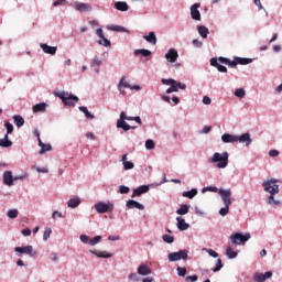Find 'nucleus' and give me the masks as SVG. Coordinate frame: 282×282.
I'll use <instances>...</instances> for the list:
<instances>
[{
    "label": "nucleus",
    "mask_w": 282,
    "mask_h": 282,
    "mask_svg": "<svg viewBox=\"0 0 282 282\" xmlns=\"http://www.w3.org/2000/svg\"><path fill=\"white\" fill-rule=\"evenodd\" d=\"M134 54H135V56L141 54V56L148 57V56H151V51L141 48V50H135Z\"/></svg>",
    "instance_id": "nucleus-36"
},
{
    "label": "nucleus",
    "mask_w": 282,
    "mask_h": 282,
    "mask_svg": "<svg viewBox=\"0 0 282 282\" xmlns=\"http://www.w3.org/2000/svg\"><path fill=\"white\" fill-rule=\"evenodd\" d=\"M22 235L24 237H30V235H32V230L30 228H25L22 230Z\"/></svg>",
    "instance_id": "nucleus-61"
},
{
    "label": "nucleus",
    "mask_w": 282,
    "mask_h": 282,
    "mask_svg": "<svg viewBox=\"0 0 282 282\" xmlns=\"http://www.w3.org/2000/svg\"><path fill=\"white\" fill-rule=\"evenodd\" d=\"M99 45H104V47H109L111 46V42L109 40H107V37L104 36V39L98 41Z\"/></svg>",
    "instance_id": "nucleus-50"
},
{
    "label": "nucleus",
    "mask_w": 282,
    "mask_h": 282,
    "mask_svg": "<svg viewBox=\"0 0 282 282\" xmlns=\"http://www.w3.org/2000/svg\"><path fill=\"white\" fill-rule=\"evenodd\" d=\"M144 193H149V185H141L133 189L131 197H140V195H144Z\"/></svg>",
    "instance_id": "nucleus-17"
},
{
    "label": "nucleus",
    "mask_w": 282,
    "mask_h": 282,
    "mask_svg": "<svg viewBox=\"0 0 282 282\" xmlns=\"http://www.w3.org/2000/svg\"><path fill=\"white\" fill-rule=\"evenodd\" d=\"M267 279H272V271H267L264 274L263 273H256L253 275V281L254 282H265Z\"/></svg>",
    "instance_id": "nucleus-13"
},
{
    "label": "nucleus",
    "mask_w": 282,
    "mask_h": 282,
    "mask_svg": "<svg viewBox=\"0 0 282 282\" xmlns=\"http://www.w3.org/2000/svg\"><path fill=\"white\" fill-rule=\"evenodd\" d=\"M250 240V234H241V232H236L230 236V241L235 246H241V243H246V241Z\"/></svg>",
    "instance_id": "nucleus-3"
},
{
    "label": "nucleus",
    "mask_w": 282,
    "mask_h": 282,
    "mask_svg": "<svg viewBox=\"0 0 282 282\" xmlns=\"http://www.w3.org/2000/svg\"><path fill=\"white\" fill-rule=\"evenodd\" d=\"M79 239H80V241H82L83 243H89V241H90V238H89V236H87V235H82V236L79 237Z\"/></svg>",
    "instance_id": "nucleus-59"
},
{
    "label": "nucleus",
    "mask_w": 282,
    "mask_h": 282,
    "mask_svg": "<svg viewBox=\"0 0 282 282\" xmlns=\"http://www.w3.org/2000/svg\"><path fill=\"white\" fill-rule=\"evenodd\" d=\"M40 47L44 52V54H51V56H54V54H56V52L58 50L57 46H50V45L44 44V43H41Z\"/></svg>",
    "instance_id": "nucleus-15"
},
{
    "label": "nucleus",
    "mask_w": 282,
    "mask_h": 282,
    "mask_svg": "<svg viewBox=\"0 0 282 282\" xmlns=\"http://www.w3.org/2000/svg\"><path fill=\"white\" fill-rule=\"evenodd\" d=\"M4 127L7 129V135H10V133H12V131H14V126H12V123H10V122H6Z\"/></svg>",
    "instance_id": "nucleus-52"
},
{
    "label": "nucleus",
    "mask_w": 282,
    "mask_h": 282,
    "mask_svg": "<svg viewBox=\"0 0 282 282\" xmlns=\"http://www.w3.org/2000/svg\"><path fill=\"white\" fill-rule=\"evenodd\" d=\"M203 250H205V252H207V254H209V257H213L214 259H217V257H219V253H217V251L213 249L204 248Z\"/></svg>",
    "instance_id": "nucleus-49"
},
{
    "label": "nucleus",
    "mask_w": 282,
    "mask_h": 282,
    "mask_svg": "<svg viewBox=\"0 0 282 282\" xmlns=\"http://www.w3.org/2000/svg\"><path fill=\"white\" fill-rule=\"evenodd\" d=\"M0 147H2L3 149L12 147V141L8 139V134H6L3 139H0Z\"/></svg>",
    "instance_id": "nucleus-32"
},
{
    "label": "nucleus",
    "mask_w": 282,
    "mask_h": 282,
    "mask_svg": "<svg viewBox=\"0 0 282 282\" xmlns=\"http://www.w3.org/2000/svg\"><path fill=\"white\" fill-rule=\"evenodd\" d=\"M116 10H119V12H127L129 10V4L124 1H118L115 3Z\"/></svg>",
    "instance_id": "nucleus-23"
},
{
    "label": "nucleus",
    "mask_w": 282,
    "mask_h": 282,
    "mask_svg": "<svg viewBox=\"0 0 282 282\" xmlns=\"http://www.w3.org/2000/svg\"><path fill=\"white\" fill-rule=\"evenodd\" d=\"M55 96L62 99V102L66 105V107H76V104L78 102L77 96L70 95L69 93H66V91L56 93Z\"/></svg>",
    "instance_id": "nucleus-2"
},
{
    "label": "nucleus",
    "mask_w": 282,
    "mask_h": 282,
    "mask_svg": "<svg viewBox=\"0 0 282 282\" xmlns=\"http://www.w3.org/2000/svg\"><path fill=\"white\" fill-rule=\"evenodd\" d=\"M15 252L19 254H29V257H36V251H34V247L31 245L26 247H15Z\"/></svg>",
    "instance_id": "nucleus-9"
},
{
    "label": "nucleus",
    "mask_w": 282,
    "mask_h": 282,
    "mask_svg": "<svg viewBox=\"0 0 282 282\" xmlns=\"http://www.w3.org/2000/svg\"><path fill=\"white\" fill-rule=\"evenodd\" d=\"M191 17L194 21H202V13H199V3H194L191 7Z\"/></svg>",
    "instance_id": "nucleus-12"
},
{
    "label": "nucleus",
    "mask_w": 282,
    "mask_h": 282,
    "mask_svg": "<svg viewBox=\"0 0 282 282\" xmlns=\"http://www.w3.org/2000/svg\"><path fill=\"white\" fill-rule=\"evenodd\" d=\"M129 281L138 282V281H140V276H138V274H135V273H130Z\"/></svg>",
    "instance_id": "nucleus-57"
},
{
    "label": "nucleus",
    "mask_w": 282,
    "mask_h": 282,
    "mask_svg": "<svg viewBox=\"0 0 282 282\" xmlns=\"http://www.w3.org/2000/svg\"><path fill=\"white\" fill-rule=\"evenodd\" d=\"M67 206L68 208H78V206H80V198L78 196L70 198L67 202Z\"/></svg>",
    "instance_id": "nucleus-27"
},
{
    "label": "nucleus",
    "mask_w": 282,
    "mask_h": 282,
    "mask_svg": "<svg viewBox=\"0 0 282 282\" xmlns=\"http://www.w3.org/2000/svg\"><path fill=\"white\" fill-rule=\"evenodd\" d=\"M47 109V104L41 102L33 106V113H43Z\"/></svg>",
    "instance_id": "nucleus-24"
},
{
    "label": "nucleus",
    "mask_w": 282,
    "mask_h": 282,
    "mask_svg": "<svg viewBox=\"0 0 282 282\" xmlns=\"http://www.w3.org/2000/svg\"><path fill=\"white\" fill-rule=\"evenodd\" d=\"M102 240V236H96L95 238L89 240V246H96L97 243H100Z\"/></svg>",
    "instance_id": "nucleus-45"
},
{
    "label": "nucleus",
    "mask_w": 282,
    "mask_h": 282,
    "mask_svg": "<svg viewBox=\"0 0 282 282\" xmlns=\"http://www.w3.org/2000/svg\"><path fill=\"white\" fill-rule=\"evenodd\" d=\"M3 184H6V186H14V176H12V171H6L3 173Z\"/></svg>",
    "instance_id": "nucleus-14"
},
{
    "label": "nucleus",
    "mask_w": 282,
    "mask_h": 282,
    "mask_svg": "<svg viewBox=\"0 0 282 282\" xmlns=\"http://www.w3.org/2000/svg\"><path fill=\"white\" fill-rule=\"evenodd\" d=\"M145 149H148L149 151H152V149H155V142H153V140L148 139L145 141Z\"/></svg>",
    "instance_id": "nucleus-46"
},
{
    "label": "nucleus",
    "mask_w": 282,
    "mask_h": 282,
    "mask_svg": "<svg viewBox=\"0 0 282 282\" xmlns=\"http://www.w3.org/2000/svg\"><path fill=\"white\" fill-rule=\"evenodd\" d=\"M178 276H186V267H177Z\"/></svg>",
    "instance_id": "nucleus-54"
},
{
    "label": "nucleus",
    "mask_w": 282,
    "mask_h": 282,
    "mask_svg": "<svg viewBox=\"0 0 282 282\" xmlns=\"http://www.w3.org/2000/svg\"><path fill=\"white\" fill-rule=\"evenodd\" d=\"M126 206L129 210L138 208V210H144V205L138 203L137 200L130 199L126 203Z\"/></svg>",
    "instance_id": "nucleus-18"
},
{
    "label": "nucleus",
    "mask_w": 282,
    "mask_h": 282,
    "mask_svg": "<svg viewBox=\"0 0 282 282\" xmlns=\"http://www.w3.org/2000/svg\"><path fill=\"white\" fill-rule=\"evenodd\" d=\"M79 111H82L83 113H85L86 118H88L89 120H94V115H91V112H89V110L87 109V107L85 106H80L79 107Z\"/></svg>",
    "instance_id": "nucleus-37"
},
{
    "label": "nucleus",
    "mask_w": 282,
    "mask_h": 282,
    "mask_svg": "<svg viewBox=\"0 0 282 282\" xmlns=\"http://www.w3.org/2000/svg\"><path fill=\"white\" fill-rule=\"evenodd\" d=\"M189 209L191 205H182L181 208L176 210V215H188Z\"/></svg>",
    "instance_id": "nucleus-33"
},
{
    "label": "nucleus",
    "mask_w": 282,
    "mask_h": 282,
    "mask_svg": "<svg viewBox=\"0 0 282 282\" xmlns=\"http://www.w3.org/2000/svg\"><path fill=\"white\" fill-rule=\"evenodd\" d=\"M212 102H213V100L210 99V97L205 96V97L203 98V104H204V105H210Z\"/></svg>",
    "instance_id": "nucleus-63"
},
{
    "label": "nucleus",
    "mask_w": 282,
    "mask_h": 282,
    "mask_svg": "<svg viewBox=\"0 0 282 282\" xmlns=\"http://www.w3.org/2000/svg\"><path fill=\"white\" fill-rule=\"evenodd\" d=\"M176 221L178 230H188L189 225L182 218V216L176 217Z\"/></svg>",
    "instance_id": "nucleus-22"
},
{
    "label": "nucleus",
    "mask_w": 282,
    "mask_h": 282,
    "mask_svg": "<svg viewBox=\"0 0 282 282\" xmlns=\"http://www.w3.org/2000/svg\"><path fill=\"white\" fill-rule=\"evenodd\" d=\"M131 189L129 188V186H124V185H120L119 186V193L121 195H127V193H129Z\"/></svg>",
    "instance_id": "nucleus-51"
},
{
    "label": "nucleus",
    "mask_w": 282,
    "mask_h": 282,
    "mask_svg": "<svg viewBox=\"0 0 282 282\" xmlns=\"http://www.w3.org/2000/svg\"><path fill=\"white\" fill-rule=\"evenodd\" d=\"M226 256L228 259H237V252L232 250V247H227Z\"/></svg>",
    "instance_id": "nucleus-38"
},
{
    "label": "nucleus",
    "mask_w": 282,
    "mask_h": 282,
    "mask_svg": "<svg viewBox=\"0 0 282 282\" xmlns=\"http://www.w3.org/2000/svg\"><path fill=\"white\" fill-rule=\"evenodd\" d=\"M230 210V205H225V207L219 209V215H221V217H226V215H228Z\"/></svg>",
    "instance_id": "nucleus-42"
},
{
    "label": "nucleus",
    "mask_w": 282,
    "mask_h": 282,
    "mask_svg": "<svg viewBox=\"0 0 282 282\" xmlns=\"http://www.w3.org/2000/svg\"><path fill=\"white\" fill-rule=\"evenodd\" d=\"M209 162L212 164H216L217 169H226V166H228V152L214 153L213 156L209 159Z\"/></svg>",
    "instance_id": "nucleus-1"
},
{
    "label": "nucleus",
    "mask_w": 282,
    "mask_h": 282,
    "mask_svg": "<svg viewBox=\"0 0 282 282\" xmlns=\"http://www.w3.org/2000/svg\"><path fill=\"white\" fill-rule=\"evenodd\" d=\"M167 259L171 262L182 261V259L184 261V260L188 259V250L183 249V250H180L178 252L169 253Z\"/></svg>",
    "instance_id": "nucleus-6"
},
{
    "label": "nucleus",
    "mask_w": 282,
    "mask_h": 282,
    "mask_svg": "<svg viewBox=\"0 0 282 282\" xmlns=\"http://www.w3.org/2000/svg\"><path fill=\"white\" fill-rule=\"evenodd\" d=\"M198 33L200 34L202 39H208V34H210L208 28L206 26H198Z\"/></svg>",
    "instance_id": "nucleus-35"
},
{
    "label": "nucleus",
    "mask_w": 282,
    "mask_h": 282,
    "mask_svg": "<svg viewBox=\"0 0 282 282\" xmlns=\"http://www.w3.org/2000/svg\"><path fill=\"white\" fill-rule=\"evenodd\" d=\"M162 239L165 243H173V241H175V237L170 235H163Z\"/></svg>",
    "instance_id": "nucleus-44"
},
{
    "label": "nucleus",
    "mask_w": 282,
    "mask_h": 282,
    "mask_svg": "<svg viewBox=\"0 0 282 282\" xmlns=\"http://www.w3.org/2000/svg\"><path fill=\"white\" fill-rule=\"evenodd\" d=\"M73 8L77 10V12H91L93 10L91 4L84 2H75Z\"/></svg>",
    "instance_id": "nucleus-10"
},
{
    "label": "nucleus",
    "mask_w": 282,
    "mask_h": 282,
    "mask_svg": "<svg viewBox=\"0 0 282 282\" xmlns=\"http://www.w3.org/2000/svg\"><path fill=\"white\" fill-rule=\"evenodd\" d=\"M102 65V59L95 57L91 61L90 67H100Z\"/></svg>",
    "instance_id": "nucleus-43"
},
{
    "label": "nucleus",
    "mask_w": 282,
    "mask_h": 282,
    "mask_svg": "<svg viewBox=\"0 0 282 282\" xmlns=\"http://www.w3.org/2000/svg\"><path fill=\"white\" fill-rule=\"evenodd\" d=\"M143 39L148 43H151V45L158 44V37L155 36V32H150L149 35H144Z\"/></svg>",
    "instance_id": "nucleus-26"
},
{
    "label": "nucleus",
    "mask_w": 282,
    "mask_h": 282,
    "mask_svg": "<svg viewBox=\"0 0 282 282\" xmlns=\"http://www.w3.org/2000/svg\"><path fill=\"white\" fill-rule=\"evenodd\" d=\"M107 30H110L111 32H127V29H124L123 26H120V25H116V24L108 25Z\"/></svg>",
    "instance_id": "nucleus-34"
},
{
    "label": "nucleus",
    "mask_w": 282,
    "mask_h": 282,
    "mask_svg": "<svg viewBox=\"0 0 282 282\" xmlns=\"http://www.w3.org/2000/svg\"><path fill=\"white\" fill-rule=\"evenodd\" d=\"M206 191H209L210 193H217V191H219V189L215 186H208V187L203 188V193H206Z\"/></svg>",
    "instance_id": "nucleus-58"
},
{
    "label": "nucleus",
    "mask_w": 282,
    "mask_h": 282,
    "mask_svg": "<svg viewBox=\"0 0 282 282\" xmlns=\"http://www.w3.org/2000/svg\"><path fill=\"white\" fill-rule=\"evenodd\" d=\"M122 87H126L128 89H130L131 85H129V83H127L124 80V77L121 78V80L119 82L118 88L120 89V91L122 93Z\"/></svg>",
    "instance_id": "nucleus-41"
},
{
    "label": "nucleus",
    "mask_w": 282,
    "mask_h": 282,
    "mask_svg": "<svg viewBox=\"0 0 282 282\" xmlns=\"http://www.w3.org/2000/svg\"><path fill=\"white\" fill-rule=\"evenodd\" d=\"M270 158H276L279 156V150H270L269 151Z\"/></svg>",
    "instance_id": "nucleus-60"
},
{
    "label": "nucleus",
    "mask_w": 282,
    "mask_h": 282,
    "mask_svg": "<svg viewBox=\"0 0 282 282\" xmlns=\"http://www.w3.org/2000/svg\"><path fill=\"white\" fill-rule=\"evenodd\" d=\"M227 65H228V67H237V65H238L237 58H236V61L228 59Z\"/></svg>",
    "instance_id": "nucleus-62"
},
{
    "label": "nucleus",
    "mask_w": 282,
    "mask_h": 282,
    "mask_svg": "<svg viewBox=\"0 0 282 282\" xmlns=\"http://www.w3.org/2000/svg\"><path fill=\"white\" fill-rule=\"evenodd\" d=\"M95 210L96 213H99V215H105V213H113V204L99 202L95 204Z\"/></svg>",
    "instance_id": "nucleus-4"
},
{
    "label": "nucleus",
    "mask_w": 282,
    "mask_h": 282,
    "mask_svg": "<svg viewBox=\"0 0 282 282\" xmlns=\"http://www.w3.org/2000/svg\"><path fill=\"white\" fill-rule=\"evenodd\" d=\"M197 275H188L187 278H186V281L187 282H195V281H197Z\"/></svg>",
    "instance_id": "nucleus-64"
},
{
    "label": "nucleus",
    "mask_w": 282,
    "mask_h": 282,
    "mask_svg": "<svg viewBox=\"0 0 282 282\" xmlns=\"http://www.w3.org/2000/svg\"><path fill=\"white\" fill-rule=\"evenodd\" d=\"M235 96L237 98H243V96H246V90H243V88H237L235 90Z\"/></svg>",
    "instance_id": "nucleus-48"
},
{
    "label": "nucleus",
    "mask_w": 282,
    "mask_h": 282,
    "mask_svg": "<svg viewBox=\"0 0 282 282\" xmlns=\"http://www.w3.org/2000/svg\"><path fill=\"white\" fill-rule=\"evenodd\" d=\"M52 235V228L46 227L43 234V240L47 241V239H50V236Z\"/></svg>",
    "instance_id": "nucleus-47"
},
{
    "label": "nucleus",
    "mask_w": 282,
    "mask_h": 282,
    "mask_svg": "<svg viewBox=\"0 0 282 282\" xmlns=\"http://www.w3.org/2000/svg\"><path fill=\"white\" fill-rule=\"evenodd\" d=\"M13 122H14L15 127L21 128V127H23V124H25V119H23V117H21V115H15V116H13Z\"/></svg>",
    "instance_id": "nucleus-29"
},
{
    "label": "nucleus",
    "mask_w": 282,
    "mask_h": 282,
    "mask_svg": "<svg viewBox=\"0 0 282 282\" xmlns=\"http://www.w3.org/2000/svg\"><path fill=\"white\" fill-rule=\"evenodd\" d=\"M197 195V188H192L191 191L183 192L182 197H187V199H193Z\"/></svg>",
    "instance_id": "nucleus-31"
},
{
    "label": "nucleus",
    "mask_w": 282,
    "mask_h": 282,
    "mask_svg": "<svg viewBox=\"0 0 282 282\" xmlns=\"http://www.w3.org/2000/svg\"><path fill=\"white\" fill-rule=\"evenodd\" d=\"M271 184H276V180L271 178L270 181H267L262 184L264 187V191L267 193H270V195H278L279 193V185H271Z\"/></svg>",
    "instance_id": "nucleus-7"
},
{
    "label": "nucleus",
    "mask_w": 282,
    "mask_h": 282,
    "mask_svg": "<svg viewBox=\"0 0 282 282\" xmlns=\"http://www.w3.org/2000/svg\"><path fill=\"white\" fill-rule=\"evenodd\" d=\"M121 162L123 164L124 171H131L135 165L131 161H127V154H123L121 158Z\"/></svg>",
    "instance_id": "nucleus-25"
},
{
    "label": "nucleus",
    "mask_w": 282,
    "mask_h": 282,
    "mask_svg": "<svg viewBox=\"0 0 282 282\" xmlns=\"http://www.w3.org/2000/svg\"><path fill=\"white\" fill-rule=\"evenodd\" d=\"M224 268V264L221 263V259L217 260L216 268L213 269V272H219Z\"/></svg>",
    "instance_id": "nucleus-53"
},
{
    "label": "nucleus",
    "mask_w": 282,
    "mask_h": 282,
    "mask_svg": "<svg viewBox=\"0 0 282 282\" xmlns=\"http://www.w3.org/2000/svg\"><path fill=\"white\" fill-rule=\"evenodd\" d=\"M96 257H99L100 259H111V253H108L107 251H90Z\"/></svg>",
    "instance_id": "nucleus-30"
},
{
    "label": "nucleus",
    "mask_w": 282,
    "mask_h": 282,
    "mask_svg": "<svg viewBox=\"0 0 282 282\" xmlns=\"http://www.w3.org/2000/svg\"><path fill=\"white\" fill-rule=\"evenodd\" d=\"M165 58L167 63H175L177 58H180V54L177 53V50L170 48L167 53L165 54Z\"/></svg>",
    "instance_id": "nucleus-11"
},
{
    "label": "nucleus",
    "mask_w": 282,
    "mask_h": 282,
    "mask_svg": "<svg viewBox=\"0 0 282 282\" xmlns=\"http://www.w3.org/2000/svg\"><path fill=\"white\" fill-rule=\"evenodd\" d=\"M210 65L212 67H216L218 69V72L226 74L228 72V68L221 64H219V62H217V58L213 57L210 59Z\"/></svg>",
    "instance_id": "nucleus-19"
},
{
    "label": "nucleus",
    "mask_w": 282,
    "mask_h": 282,
    "mask_svg": "<svg viewBox=\"0 0 282 282\" xmlns=\"http://www.w3.org/2000/svg\"><path fill=\"white\" fill-rule=\"evenodd\" d=\"M237 142L241 144H246V147H250L252 144V139L250 138V133H243L240 137L237 135Z\"/></svg>",
    "instance_id": "nucleus-16"
},
{
    "label": "nucleus",
    "mask_w": 282,
    "mask_h": 282,
    "mask_svg": "<svg viewBox=\"0 0 282 282\" xmlns=\"http://www.w3.org/2000/svg\"><path fill=\"white\" fill-rule=\"evenodd\" d=\"M151 272H153V271L147 264H141L138 268V274H140L141 276H149V274H151Z\"/></svg>",
    "instance_id": "nucleus-20"
},
{
    "label": "nucleus",
    "mask_w": 282,
    "mask_h": 282,
    "mask_svg": "<svg viewBox=\"0 0 282 282\" xmlns=\"http://www.w3.org/2000/svg\"><path fill=\"white\" fill-rule=\"evenodd\" d=\"M7 216L9 217V219H17L19 217V209H10L7 213Z\"/></svg>",
    "instance_id": "nucleus-40"
},
{
    "label": "nucleus",
    "mask_w": 282,
    "mask_h": 282,
    "mask_svg": "<svg viewBox=\"0 0 282 282\" xmlns=\"http://www.w3.org/2000/svg\"><path fill=\"white\" fill-rule=\"evenodd\" d=\"M238 65H250L252 63V58H246V57H237Z\"/></svg>",
    "instance_id": "nucleus-39"
},
{
    "label": "nucleus",
    "mask_w": 282,
    "mask_h": 282,
    "mask_svg": "<svg viewBox=\"0 0 282 282\" xmlns=\"http://www.w3.org/2000/svg\"><path fill=\"white\" fill-rule=\"evenodd\" d=\"M218 193H219L225 206H231L232 205V200H231L232 191L231 189L220 188Z\"/></svg>",
    "instance_id": "nucleus-8"
},
{
    "label": "nucleus",
    "mask_w": 282,
    "mask_h": 282,
    "mask_svg": "<svg viewBox=\"0 0 282 282\" xmlns=\"http://www.w3.org/2000/svg\"><path fill=\"white\" fill-rule=\"evenodd\" d=\"M173 91H178L176 84H172L170 88L166 89V94H173Z\"/></svg>",
    "instance_id": "nucleus-56"
},
{
    "label": "nucleus",
    "mask_w": 282,
    "mask_h": 282,
    "mask_svg": "<svg viewBox=\"0 0 282 282\" xmlns=\"http://www.w3.org/2000/svg\"><path fill=\"white\" fill-rule=\"evenodd\" d=\"M221 140L226 144H228V143L232 144V143L237 142L238 139H237V135H235V134L225 133L221 135Z\"/></svg>",
    "instance_id": "nucleus-21"
},
{
    "label": "nucleus",
    "mask_w": 282,
    "mask_h": 282,
    "mask_svg": "<svg viewBox=\"0 0 282 282\" xmlns=\"http://www.w3.org/2000/svg\"><path fill=\"white\" fill-rule=\"evenodd\" d=\"M129 117H127V113L124 111H122L120 113V119L117 121V129H122L124 131H131V129H138V127L135 126H129V123H127V120Z\"/></svg>",
    "instance_id": "nucleus-5"
},
{
    "label": "nucleus",
    "mask_w": 282,
    "mask_h": 282,
    "mask_svg": "<svg viewBox=\"0 0 282 282\" xmlns=\"http://www.w3.org/2000/svg\"><path fill=\"white\" fill-rule=\"evenodd\" d=\"M39 147H41V150L39 151L40 155H43L46 151H52V145L43 143L41 139H39Z\"/></svg>",
    "instance_id": "nucleus-28"
},
{
    "label": "nucleus",
    "mask_w": 282,
    "mask_h": 282,
    "mask_svg": "<svg viewBox=\"0 0 282 282\" xmlns=\"http://www.w3.org/2000/svg\"><path fill=\"white\" fill-rule=\"evenodd\" d=\"M161 83H162V85H170V86H171V85H175L176 82H175V79H173V78H170V79H164V78H163V79L161 80Z\"/></svg>",
    "instance_id": "nucleus-55"
}]
</instances>
